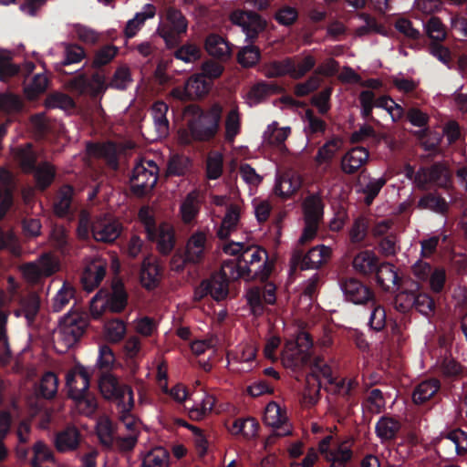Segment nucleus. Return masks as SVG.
<instances>
[{
    "label": "nucleus",
    "mask_w": 467,
    "mask_h": 467,
    "mask_svg": "<svg viewBox=\"0 0 467 467\" xmlns=\"http://www.w3.org/2000/svg\"><path fill=\"white\" fill-rule=\"evenodd\" d=\"M413 308L428 317L435 311L434 299L428 293L416 290L415 305Z\"/></svg>",
    "instance_id": "56"
},
{
    "label": "nucleus",
    "mask_w": 467,
    "mask_h": 467,
    "mask_svg": "<svg viewBox=\"0 0 467 467\" xmlns=\"http://www.w3.org/2000/svg\"><path fill=\"white\" fill-rule=\"evenodd\" d=\"M321 383L317 376L310 374L306 376V385L301 396V403L304 407H314L320 399Z\"/></svg>",
    "instance_id": "34"
},
{
    "label": "nucleus",
    "mask_w": 467,
    "mask_h": 467,
    "mask_svg": "<svg viewBox=\"0 0 467 467\" xmlns=\"http://www.w3.org/2000/svg\"><path fill=\"white\" fill-rule=\"evenodd\" d=\"M296 343L299 348L298 352L284 359L285 365L293 369H298L308 362L309 356L305 351L312 348L313 340L309 333L301 331L296 337Z\"/></svg>",
    "instance_id": "19"
},
{
    "label": "nucleus",
    "mask_w": 467,
    "mask_h": 467,
    "mask_svg": "<svg viewBox=\"0 0 467 467\" xmlns=\"http://www.w3.org/2000/svg\"><path fill=\"white\" fill-rule=\"evenodd\" d=\"M169 457V452L164 448H154L144 456L142 467H168Z\"/></svg>",
    "instance_id": "47"
},
{
    "label": "nucleus",
    "mask_w": 467,
    "mask_h": 467,
    "mask_svg": "<svg viewBox=\"0 0 467 467\" xmlns=\"http://www.w3.org/2000/svg\"><path fill=\"white\" fill-rule=\"evenodd\" d=\"M451 182V172L441 162H435L430 167L421 166L418 170L417 188L420 191H426L430 184L447 189Z\"/></svg>",
    "instance_id": "13"
},
{
    "label": "nucleus",
    "mask_w": 467,
    "mask_h": 467,
    "mask_svg": "<svg viewBox=\"0 0 467 467\" xmlns=\"http://www.w3.org/2000/svg\"><path fill=\"white\" fill-rule=\"evenodd\" d=\"M78 377L82 381V387L79 389L78 395L74 397L77 400V406L80 413L86 416H91L98 408L97 400L94 397L88 393L89 386V377L87 371L81 369Z\"/></svg>",
    "instance_id": "20"
},
{
    "label": "nucleus",
    "mask_w": 467,
    "mask_h": 467,
    "mask_svg": "<svg viewBox=\"0 0 467 467\" xmlns=\"http://www.w3.org/2000/svg\"><path fill=\"white\" fill-rule=\"evenodd\" d=\"M417 208L420 210H430L433 213L444 215L449 209L446 200L435 193L428 192L422 195L417 202Z\"/></svg>",
    "instance_id": "36"
},
{
    "label": "nucleus",
    "mask_w": 467,
    "mask_h": 467,
    "mask_svg": "<svg viewBox=\"0 0 467 467\" xmlns=\"http://www.w3.org/2000/svg\"><path fill=\"white\" fill-rule=\"evenodd\" d=\"M32 467H53L55 463L54 453L42 441H36L33 446Z\"/></svg>",
    "instance_id": "39"
},
{
    "label": "nucleus",
    "mask_w": 467,
    "mask_h": 467,
    "mask_svg": "<svg viewBox=\"0 0 467 467\" xmlns=\"http://www.w3.org/2000/svg\"><path fill=\"white\" fill-rule=\"evenodd\" d=\"M73 192L70 185H64L57 192L54 201V211L57 216L64 217L69 213Z\"/></svg>",
    "instance_id": "42"
},
{
    "label": "nucleus",
    "mask_w": 467,
    "mask_h": 467,
    "mask_svg": "<svg viewBox=\"0 0 467 467\" xmlns=\"http://www.w3.org/2000/svg\"><path fill=\"white\" fill-rule=\"evenodd\" d=\"M23 306L24 317L28 327L35 325L36 317L40 310V298L35 294H31L20 300Z\"/></svg>",
    "instance_id": "44"
},
{
    "label": "nucleus",
    "mask_w": 467,
    "mask_h": 467,
    "mask_svg": "<svg viewBox=\"0 0 467 467\" xmlns=\"http://www.w3.org/2000/svg\"><path fill=\"white\" fill-rule=\"evenodd\" d=\"M218 275L224 277L228 282L230 280H237L239 278L254 280L250 274L244 270V267L241 265L237 256H235L234 259L223 261L221 272Z\"/></svg>",
    "instance_id": "38"
},
{
    "label": "nucleus",
    "mask_w": 467,
    "mask_h": 467,
    "mask_svg": "<svg viewBox=\"0 0 467 467\" xmlns=\"http://www.w3.org/2000/svg\"><path fill=\"white\" fill-rule=\"evenodd\" d=\"M75 294V287L70 283L64 282L62 287L53 298L52 311L56 313L62 311L68 305L69 301L74 298Z\"/></svg>",
    "instance_id": "45"
},
{
    "label": "nucleus",
    "mask_w": 467,
    "mask_h": 467,
    "mask_svg": "<svg viewBox=\"0 0 467 467\" xmlns=\"http://www.w3.org/2000/svg\"><path fill=\"white\" fill-rule=\"evenodd\" d=\"M32 173H34L37 187L41 190H46L55 178L54 168L47 162L37 166Z\"/></svg>",
    "instance_id": "54"
},
{
    "label": "nucleus",
    "mask_w": 467,
    "mask_h": 467,
    "mask_svg": "<svg viewBox=\"0 0 467 467\" xmlns=\"http://www.w3.org/2000/svg\"><path fill=\"white\" fill-rule=\"evenodd\" d=\"M264 421L271 427H280L287 421L285 410L275 401L267 404L264 415Z\"/></svg>",
    "instance_id": "46"
},
{
    "label": "nucleus",
    "mask_w": 467,
    "mask_h": 467,
    "mask_svg": "<svg viewBox=\"0 0 467 467\" xmlns=\"http://www.w3.org/2000/svg\"><path fill=\"white\" fill-rule=\"evenodd\" d=\"M96 432L103 447L107 449H112L114 447L115 428L109 417L102 416L98 420Z\"/></svg>",
    "instance_id": "40"
},
{
    "label": "nucleus",
    "mask_w": 467,
    "mask_h": 467,
    "mask_svg": "<svg viewBox=\"0 0 467 467\" xmlns=\"http://www.w3.org/2000/svg\"><path fill=\"white\" fill-rule=\"evenodd\" d=\"M352 265L358 273L363 275H369L375 274L380 263L373 251L365 250L355 255Z\"/></svg>",
    "instance_id": "27"
},
{
    "label": "nucleus",
    "mask_w": 467,
    "mask_h": 467,
    "mask_svg": "<svg viewBox=\"0 0 467 467\" xmlns=\"http://www.w3.org/2000/svg\"><path fill=\"white\" fill-rule=\"evenodd\" d=\"M189 158L182 155H173L168 161L167 171L169 175L182 176L190 167Z\"/></svg>",
    "instance_id": "61"
},
{
    "label": "nucleus",
    "mask_w": 467,
    "mask_h": 467,
    "mask_svg": "<svg viewBox=\"0 0 467 467\" xmlns=\"http://www.w3.org/2000/svg\"><path fill=\"white\" fill-rule=\"evenodd\" d=\"M233 24L242 27L246 36V39L254 42L257 39L260 33L265 30L267 26L266 20L251 10H236L231 15Z\"/></svg>",
    "instance_id": "14"
},
{
    "label": "nucleus",
    "mask_w": 467,
    "mask_h": 467,
    "mask_svg": "<svg viewBox=\"0 0 467 467\" xmlns=\"http://www.w3.org/2000/svg\"><path fill=\"white\" fill-rule=\"evenodd\" d=\"M23 108L20 98L10 92L0 94V110L5 113L17 112Z\"/></svg>",
    "instance_id": "63"
},
{
    "label": "nucleus",
    "mask_w": 467,
    "mask_h": 467,
    "mask_svg": "<svg viewBox=\"0 0 467 467\" xmlns=\"http://www.w3.org/2000/svg\"><path fill=\"white\" fill-rule=\"evenodd\" d=\"M105 329L108 339L114 343L119 342L126 334V325L119 318L108 321Z\"/></svg>",
    "instance_id": "59"
},
{
    "label": "nucleus",
    "mask_w": 467,
    "mask_h": 467,
    "mask_svg": "<svg viewBox=\"0 0 467 467\" xmlns=\"http://www.w3.org/2000/svg\"><path fill=\"white\" fill-rule=\"evenodd\" d=\"M330 254V248L324 244L312 247L307 253H305L303 249L296 248L290 260L291 271L317 269L327 263Z\"/></svg>",
    "instance_id": "10"
},
{
    "label": "nucleus",
    "mask_w": 467,
    "mask_h": 467,
    "mask_svg": "<svg viewBox=\"0 0 467 467\" xmlns=\"http://www.w3.org/2000/svg\"><path fill=\"white\" fill-rule=\"evenodd\" d=\"M222 115L223 107L219 103L213 104L208 109H199V114L188 121L185 143L213 140L220 129Z\"/></svg>",
    "instance_id": "4"
},
{
    "label": "nucleus",
    "mask_w": 467,
    "mask_h": 467,
    "mask_svg": "<svg viewBox=\"0 0 467 467\" xmlns=\"http://www.w3.org/2000/svg\"><path fill=\"white\" fill-rule=\"evenodd\" d=\"M159 167L150 160H140L132 169L130 178V191L137 197L145 196L158 181Z\"/></svg>",
    "instance_id": "9"
},
{
    "label": "nucleus",
    "mask_w": 467,
    "mask_h": 467,
    "mask_svg": "<svg viewBox=\"0 0 467 467\" xmlns=\"http://www.w3.org/2000/svg\"><path fill=\"white\" fill-rule=\"evenodd\" d=\"M223 251L227 254L237 256L244 270L254 280L268 278L271 267L267 264L266 250L255 245L229 242L223 245Z\"/></svg>",
    "instance_id": "3"
},
{
    "label": "nucleus",
    "mask_w": 467,
    "mask_h": 467,
    "mask_svg": "<svg viewBox=\"0 0 467 467\" xmlns=\"http://www.w3.org/2000/svg\"><path fill=\"white\" fill-rule=\"evenodd\" d=\"M295 72V60L291 57H286L281 61H275L270 67L269 76L272 78L283 77L289 75L294 78Z\"/></svg>",
    "instance_id": "60"
},
{
    "label": "nucleus",
    "mask_w": 467,
    "mask_h": 467,
    "mask_svg": "<svg viewBox=\"0 0 467 467\" xmlns=\"http://www.w3.org/2000/svg\"><path fill=\"white\" fill-rule=\"evenodd\" d=\"M87 152L93 157L105 160L107 164L114 170L119 168L118 150L116 144L112 141L104 143L88 142Z\"/></svg>",
    "instance_id": "21"
},
{
    "label": "nucleus",
    "mask_w": 467,
    "mask_h": 467,
    "mask_svg": "<svg viewBox=\"0 0 467 467\" xmlns=\"http://www.w3.org/2000/svg\"><path fill=\"white\" fill-rule=\"evenodd\" d=\"M106 271V263L93 261L88 264L81 275L83 288L88 292H91L97 288L104 279Z\"/></svg>",
    "instance_id": "22"
},
{
    "label": "nucleus",
    "mask_w": 467,
    "mask_h": 467,
    "mask_svg": "<svg viewBox=\"0 0 467 467\" xmlns=\"http://www.w3.org/2000/svg\"><path fill=\"white\" fill-rule=\"evenodd\" d=\"M396 30L402 34L403 36L408 41V47L416 48L420 45V40L421 38L420 32L413 26V24L410 20L401 17L397 19L394 25Z\"/></svg>",
    "instance_id": "41"
},
{
    "label": "nucleus",
    "mask_w": 467,
    "mask_h": 467,
    "mask_svg": "<svg viewBox=\"0 0 467 467\" xmlns=\"http://www.w3.org/2000/svg\"><path fill=\"white\" fill-rule=\"evenodd\" d=\"M89 317L86 313L69 311L58 324V337L67 348L77 344L86 333Z\"/></svg>",
    "instance_id": "8"
},
{
    "label": "nucleus",
    "mask_w": 467,
    "mask_h": 467,
    "mask_svg": "<svg viewBox=\"0 0 467 467\" xmlns=\"http://www.w3.org/2000/svg\"><path fill=\"white\" fill-rule=\"evenodd\" d=\"M229 282L219 275H213L210 279L202 281V290L216 301H221L228 296Z\"/></svg>",
    "instance_id": "35"
},
{
    "label": "nucleus",
    "mask_w": 467,
    "mask_h": 467,
    "mask_svg": "<svg viewBox=\"0 0 467 467\" xmlns=\"http://www.w3.org/2000/svg\"><path fill=\"white\" fill-rule=\"evenodd\" d=\"M368 150L364 147H355L341 160V169L347 174L356 173L368 160Z\"/></svg>",
    "instance_id": "25"
},
{
    "label": "nucleus",
    "mask_w": 467,
    "mask_h": 467,
    "mask_svg": "<svg viewBox=\"0 0 467 467\" xmlns=\"http://www.w3.org/2000/svg\"><path fill=\"white\" fill-rule=\"evenodd\" d=\"M132 82L130 69L119 67L114 72L109 84L105 76L97 71L91 76L85 72L78 73L67 82L68 88L77 96H88L93 99L102 97L108 88L124 90Z\"/></svg>",
    "instance_id": "1"
},
{
    "label": "nucleus",
    "mask_w": 467,
    "mask_h": 467,
    "mask_svg": "<svg viewBox=\"0 0 467 467\" xmlns=\"http://www.w3.org/2000/svg\"><path fill=\"white\" fill-rule=\"evenodd\" d=\"M427 36L433 40V43L443 41L447 36L445 26L437 16H431L424 25Z\"/></svg>",
    "instance_id": "50"
},
{
    "label": "nucleus",
    "mask_w": 467,
    "mask_h": 467,
    "mask_svg": "<svg viewBox=\"0 0 467 467\" xmlns=\"http://www.w3.org/2000/svg\"><path fill=\"white\" fill-rule=\"evenodd\" d=\"M128 305V293L120 279H114L111 289L101 288L90 301V314L95 319L100 318L104 313H121Z\"/></svg>",
    "instance_id": "5"
},
{
    "label": "nucleus",
    "mask_w": 467,
    "mask_h": 467,
    "mask_svg": "<svg viewBox=\"0 0 467 467\" xmlns=\"http://www.w3.org/2000/svg\"><path fill=\"white\" fill-rule=\"evenodd\" d=\"M59 270V263L50 254L45 253L36 262H31L25 265V275L33 283L39 282L43 277H49Z\"/></svg>",
    "instance_id": "17"
},
{
    "label": "nucleus",
    "mask_w": 467,
    "mask_h": 467,
    "mask_svg": "<svg viewBox=\"0 0 467 467\" xmlns=\"http://www.w3.org/2000/svg\"><path fill=\"white\" fill-rule=\"evenodd\" d=\"M291 132L290 127L278 128L277 122H273L268 126L265 133L267 142L274 146H281L288 138Z\"/></svg>",
    "instance_id": "52"
},
{
    "label": "nucleus",
    "mask_w": 467,
    "mask_h": 467,
    "mask_svg": "<svg viewBox=\"0 0 467 467\" xmlns=\"http://www.w3.org/2000/svg\"><path fill=\"white\" fill-rule=\"evenodd\" d=\"M368 222L359 216L354 220V223L349 230V240L352 244H359L363 242L368 234Z\"/></svg>",
    "instance_id": "62"
},
{
    "label": "nucleus",
    "mask_w": 467,
    "mask_h": 467,
    "mask_svg": "<svg viewBox=\"0 0 467 467\" xmlns=\"http://www.w3.org/2000/svg\"><path fill=\"white\" fill-rule=\"evenodd\" d=\"M339 285L348 302L363 306L376 303L373 289L356 277H343L339 280Z\"/></svg>",
    "instance_id": "11"
},
{
    "label": "nucleus",
    "mask_w": 467,
    "mask_h": 467,
    "mask_svg": "<svg viewBox=\"0 0 467 467\" xmlns=\"http://www.w3.org/2000/svg\"><path fill=\"white\" fill-rule=\"evenodd\" d=\"M140 216L146 222L149 238L157 242L159 252L164 255L169 254L175 245L173 229L166 225H161L158 231H156L153 218L148 214V212L144 208L140 209Z\"/></svg>",
    "instance_id": "15"
},
{
    "label": "nucleus",
    "mask_w": 467,
    "mask_h": 467,
    "mask_svg": "<svg viewBox=\"0 0 467 467\" xmlns=\"http://www.w3.org/2000/svg\"><path fill=\"white\" fill-rule=\"evenodd\" d=\"M161 279V269L158 264L145 257L140 271V281L146 290H153L159 286Z\"/></svg>",
    "instance_id": "26"
},
{
    "label": "nucleus",
    "mask_w": 467,
    "mask_h": 467,
    "mask_svg": "<svg viewBox=\"0 0 467 467\" xmlns=\"http://www.w3.org/2000/svg\"><path fill=\"white\" fill-rule=\"evenodd\" d=\"M240 219V210L236 204H230L222 223L217 230V236L221 240L227 239L234 231Z\"/></svg>",
    "instance_id": "37"
},
{
    "label": "nucleus",
    "mask_w": 467,
    "mask_h": 467,
    "mask_svg": "<svg viewBox=\"0 0 467 467\" xmlns=\"http://www.w3.org/2000/svg\"><path fill=\"white\" fill-rule=\"evenodd\" d=\"M260 50L255 46H247L242 48L237 56L239 64L244 67H254L260 59Z\"/></svg>",
    "instance_id": "58"
},
{
    "label": "nucleus",
    "mask_w": 467,
    "mask_h": 467,
    "mask_svg": "<svg viewBox=\"0 0 467 467\" xmlns=\"http://www.w3.org/2000/svg\"><path fill=\"white\" fill-rule=\"evenodd\" d=\"M375 275L377 284L386 292L395 289L400 281L395 266L389 263H381Z\"/></svg>",
    "instance_id": "29"
},
{
    "label": "nucleus",
    "mask_w": 467,
    "mask_h": 467,
    "mask_svg": "<svg viewBox=\"0 0 467 467\" xmlns=\"http://www.w3.org/2000/svg\"><path fill=\"white\" fill-rule=\"evenodd\" d=\"M121 231V223L107 215L98 216L91 222V236L96 242L112 244L119 238Z\"/></svg>",
    "instance_id": "16"
},
{
    "label": "nucleus",
    "mask_w": 467,
    "mask_h": 467,
    "mask_svg": "<svg viewBox=\"0 0 467 467\" xmlns=\"http://www.w3.org/2000/svg\"><path fill=\"white\" fill-rule=\"evenodd\" d=\"M343 142V139L340 136H332L318 149L315 156V161L318 165L330 163L337 152L341 150Z\"/></svg>",
    "instance_id": "33"
},
{
    "label": "nucleus",
    "mask_w": 467,
    "mask_h": 467,
    "mask_svg": "<svg viewBox=\"0 0 467 467\" xmlns=\"http://www.w3.org/2000/svg\"><path fill=\"white\" fill-rule=\"evenodd\" d=\"M119 49L113 45H105L99 48L92 60V67L99 68L108 65L118 54Z\"/></svg>",
    "instance_id": "53"
},
{
    "label": "nucleus",
    "mask_w": 467,
    "mask_h": 467,
    "mask_svg": "<svg viewBox=\"0 0 467 467\" xmlns=\"http://www.w3.org/2000/svg\"><path fill=\"white\" fill-rule=\"evenodd\" d=\"M99 388L102 396L111 401H115L119 409V420L128 431H134L136 419L130 413L134 407V395L130 386L121 383L119 379L109 371L102 372Z\"/></svg>",
    "instance_id": "2"
},
{
    "label": "nucleus",
    "mask_w": 467,
    "mask_h": 467,
    "mask_svg": "<svg viewBox=\"0 0 467 467\" xmlns=\"http://www.w3.org/2000/svg\"><path fill=\"white\" fill-rule=\"evenodd\" d=\"M225 140L233 142L241 131V118L237 108L232 109L225 119Z\"/></svg>",
    "instance_id": "49"
},
{
    "label": "nucleus",
    "mask_w": 467,
    "mask_h": 467,
    "mask_svg": "<svg viewBox=\"0 0 467 467\" xmlns=\"http://www.w3.org/2000/svg\"><path fill=\"white\" fill-rule=\"evenodd\" d=\"M441 389V381L431 378L420 382L412 392V401L421 405L430 400Z\"/></svg>",
    "instance_id": "30"
},
{
    "label": "nucleus",
    "mask_w": 467,
    "mask_h": 467,
    "mask_svg": "<svg viewBox=\"0 0 467 467\" xmlns=\"http://www.w3.org/2000/svg\"><path fill=\"white\" fill-rule=\"evenodd\" d=\"M188 20L182 12L174 7L165 9V19L159 26L157 32L164 40L167 48L171 49L180 46L182 36L187 33Z\"/></svg>",
    "instance_id": "6"
},
{
    "label": "nucleus",
    "mask_w": 467,
    "mask_h": 467,
    "mask_svg": "<svg viewBox=\"0 0 467 467\" xmlns=\"http://www.w3.org/2000/svg\"><path fill=\"white\" fill-rule=\"evenodd\" d=\"M207 53L221 61H227L231 57L230 43L218 34H209L204 41Z\"/></svg>",
    "instance_id": "24"
},
{
    "label": "nucleus",
    "mask_w": 467,
    "mask_h": 467,
    "mask_svg": "<svg viewBox=\"0 0 467 467\" xmlns=\"http://www.w3.org/2000/svg\"><path fill=\"white\" fill-rule=\"evenodd\" d=\"M401 424L399 420L392 417L382 416L375 426V432L382 442L392 441L397 438L400 431Z\"/></svg>",
    "instance_id": "32"
},
{
    "label": "nucleus",
    "mask_w": 467,
    "mask_h": 467,
    "mask_svg": "<svg viewBox=\"0 0 467 467\" xmlns=\"http://www.w3.org/2000/svg\"><path fill=\"white\" fill-rule=\"evenodd\" d=\"M427 281H429L430 288L434 294H441L444 290L447 281V275L444 267H435Z\"/></svg>",
    "instance_id": "64"
},
{
    "label": "nucleus",
    "mask_w": 467,
    "mask_h": 467,
    "mask_svg": "<svg viewBox=\"0 0 467 467\" xmlns=\"http://www.w3.org/2000/svg\"><path fill=\"white\" fill-rule=\"evenodd\" d=\"M212 82L201 74L192 75L182 86H176L171 90V96L180 101H192L205 97Z\"/></svg>",
    "instance_id": "12"
},
{
    "label": "nucleus",
    "mask_w": 467,
    "mask_h": 467,
    "mask_svg": "<svg viewBox=\"0 0 467 467\" xmlns=\"http://www.w3.org/2000/svg\"><path fill=\"white\" fill-rule=\"evenodd\" d=\"M325 204L318 193L308 195L303 202L305 226L298 240L303 245L312 241L317 234L320 224L323 223Z\"/></svg>",
    "instance_id": "7"
},
{
    "label": "nucleus",
    "mask_w": 467,
    "mask_h": 467,
    "mask_svg": "<svg viewBox=\"0 0 467 467\" xmlns=\"http://www.w3.org/2000/svg\"><path fill=\"white\" fill-rule=\"evenodd\" d=\"M80 441V431L75 426H68L56 434L54 444L57 451L67 452L77 450Z\"/></svg>",
    "instance_id": "23"
},
{
    "label": "nucleus",
    "mask_w": 467,
    "mask_h": 467,
    "mask_svg": "<svg viewBox=\"0 0 467 467\" xmlns=\"http://www.w3.org/2000/svg\"><path fill=\"white\" fill-rule=\"evenodd\" d=\"M201 203L198 190H192L186 195L180 207L182 219L184 223H190L196 219L200 213Z\"/></svg>",
    "instance_id": "31"
},
{
    "label": "nucleus",
    "mask_w": 467,
    "mask_h": 467,
    "mask_svg": "<svg viewBox=\"0 0 467 467\" xmlns=\"http://www.w3.org/2000/svg\"><path fill=\"white\" fill-rule=\"evenodd\" d=\"M58 388V379L54 372L48 371L46 372L39 382V386L37 389V395L50 400L53 399Z\"/></svg>",
    "instance_id": "43"
},
{
    "label": "nucleus",
    "mask_w": 467,
    "mask_h": 467,
    "mask_svg": "<svg viewBox=\"0 0 467 467\" xmlns=\"http://www.w3.org/2000/svg\"><path fill=\"white\" fill-rule=\"evenodd\" d=\"M168 110V105L162 100L154 102L151 107L154 124L160 132H166L169 130V120L166 116Z\"/></svg>",
    "instance_id": "48"
},
{
    "label": "nucleus",
    "mask_w": 467,
    "mask_h": 467,
    "mask_svg": "<svg viewBox=\"0 0 467 467\" xmlns=\"http://www.w3.org/2000/svg\"><path fill=\"white\" fill-rule=\"evenodd\" d=\"M174 57L185 63H194L202 57L201 48L193 43L180 46L173 54Z\"/></svg>",
    "instance_id": "51"
},
{
    "label": "nucleus",
    "mask_w": 467,
    "mask_h": 467,
    "mask_svg": "<svg viewBox=\"0 0 467 467\" xmlns=\"http://www.w3.org/2000/svg\"><path fill=\"white\" fill-rule=\"evenodd\" d=\"M143 9L144 11L136 13L134 17L127 22L123 30L127 39L134 37L144 26L145 21L155 16L156 7L154 5L146 4Z\"/></svg>",
    "instance_id": "28"
},
{
    "label": "nucleus",
    "mask_w": 467,
    "mask_h": 467,
    "mask_svg": "<svg viewBox=\"0 0 467 467\" xmlns=\"http://www.w3.org/2000/svg\"><path fill=\"white\" fill-rule=\"evenodd\" d=\"M47 84L48 80L45 75L36 74L31 83L25 87L24 92L28 99H33L46 91Z\"/></svg>",
    "instance_id": "57"
},
{
    "label": "nucleus",
    "mask_w": 467,
    "mask_h": 467,
    "mask_svg": "<svg viewBox=\"0 0 467 467\" xmlns=\"http://www.w3.org/2000/svg\"><path fill=\"white\" fill-rule=\"evenodd\" d=\"M300 187V183L297 182H293L291 178L288 177H280L274 188L275 194L283 198L288 199L294 193L297 192Z\"/></svg>",
    "instance_id": "55"
},
{
    "label": "nucleus",
    "mask_w": 467,
    "mask_h": 467,
    "mask_svg": "<svg viewBox=\"0 0 467 467\" xmlns=\"http://www.w3.org/2000/svg\"><path fill=\"white\" fill-rule=\"evenodd\" d=\"M207 236L202 231L193 233L188 239L182 265L175 266L177 270H182L185 263H198L202 257L206 248Z\"/></svg>",
    "instance_id": "18"
}]
</instances>
